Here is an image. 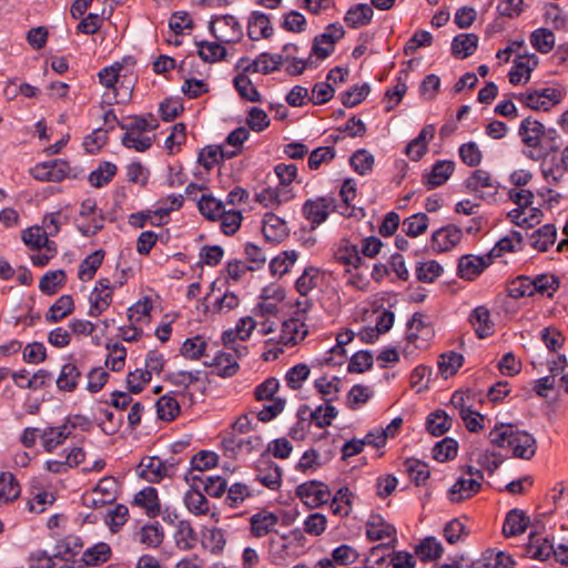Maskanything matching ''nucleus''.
<instances>
[{
  "label": "nucleus",
  "mask_w": 568,
  "mask_h": 568,
  "mask_svg": "<svg viewBox=\"0 0 568 568\" xmlns=\"http://www.w3.org/2000/svg\"><path fill=\"white\" fill-rule=\"evenodd\" d=\"M185 462L183 456H169L161 458L158 456H148L142 458L139 464L140 476L149 483H160L164 478H174L180 465Z\"/></svg>",
  "instance_id": "1"
},
{
  "label": "nucleus",
  "mask_w": 568,
  "mask_h": 568,
  "mask_svg": "<svg viewBox=\"0 0 568 568\" xmlns=\"http://www.w3.org/2000/svg\"><path fill=\"white\" fill-rule=\"evenodd\" d=\"M468 192L487 203L496 200L499 183L494 180L488 171L477 169L464 182Z\"/></svg>",
  "instance_id": "2"
},
{
  "label": "nucleus",
  "mask_w": 568,
  "mask_h": 568,
  "mask_svg": "<svg viewBox=\"0 0 568 568\" xmlns=\"http://www.w3.org/2000/svg\"><path fill=\"white\" fill-rule=\"evenodd\" d=\"M116 488L118 481L114 477H104L98 481L91 491L82 496V504L92 509L110 505L116 499Z\"/></svg>",
  "instance_id": "3"
},
{
  "label": "nucleus",
  "mask_w": 568,
  "mask_h": 568,
  "mask_svg": "<svg viewBox=\"0 0 568 568\" xmlns=\"http://www.w3.org/2000/svg\"><path fill=\"white\" fill-rule=\"evenodd\" d=\"M336 210V199L332 194L308 199L302 206L303 216L311 222L312 230L324 223L329 213Z\"/></svg>",
  "instance_id": "4"
},
{
  "label": "nucleus",
  "mask_w": 568,
  "mask_h": 568,
  "mask_svg": "<svg viewBox=\"0 0 568 568\" xmlns=\"http://www.w3.org/2000/svg\"><path fill=\"white\" fill-rule=\"evenodd\" d=\"M295 495L306 507L318 508L329 500L331 490L325 483L313 479L300 484Z\"/></svg>",
  "instance_id": "5"
},
{
  "label": "nucleus",
  "mask_w": 568,
  "mask_h": 568,
  "mask_svg": "<svg viewBox=\"0 0 568 568\" xmlns=\"http://www.w3.org/2000/svg\"><path fill=\"white\" fill-rule=\"evenodd\" d=\"M345 30L342 24L329 23L325 32L318 34L313 40L312 54L318 59H326L334 51V44L344 37Z\"/></svg>",
  "instance_id": "6"
},
{
  "label": "nucleus",
  "mask_w": 568,
  "mask_h": 568,
  "mask_svg": "<svg viewBox=\"0 0 568 568\" xmlns=\"http://www.w3.org/2000/svg\"><path fill=\"white\" fill-rule=\"evenodd\" d=\"M70 170L67 161L55 159L38 163L31 169V175L42 182H61L69 176Z\"/></svg>",
  "instance_id": "7"
},
{
  "label": "nucleus",
  "mask_w": 568,
  "mask_h": 568,
  "mask_svg": "<svg viewBox=\"0 0 568 568\" xmlns=\"http://www.w3.org/2000/svg\"><path fill=\"white\" fill-rule=\"evenodd\" d=\"M491 264L489 257L465 254L459 257L457 275L465 281H474Z\"/></svg>",
  "instance_id": "8"
},
{
  "label": "nucleus",
  "mask_w": 568,
  "mask_h": 568,
  "mask_svg": "<svg viewBox=\"0 0 568 568\" xmlns=\"http://www.w3.org/2000/svg\"><path fill=\"white\" fill-rule=\"evenodd\" d=\"M545 133V125L531 116H526L518 128V135L520 136L521 142L526 146L535 150L541 148V140Z\"/></svg>",
  "instance_id": "9"
},
{
  "label": "nucleus",
  "mask_w": 568,
  "mask_h": 568,
  "mask_svg": "<svg viewBox=\"0 0 568 568\" xmlns=\"http://www.w3.org/2000/svg\"><path fill=\"white\" fill-rule=\"evenodd\" d=\"M262 223V233L266 242L281 243L288 236L286 222L274 213H266Z\"/></svg>",
  "instance_id": "10"
},
{
  "label": "nucleus",
  "mask_w": 568,
  "mask_h": 568,
  "mask_svg": "<svg viewBox=\"0 0 568 568\" xmlns=\"http://www.w3.org/2000/svg\"><path fill=\"white\" fill-rule=\"evenodd\" d=\"M508 447L513 449V455L516 458L529 460L536 454L537 442L531 434L516 429L513 440L508 443Z\"/></svg>",
  "instance_id": "11"
},
{
  "label": "nucleus",
  "mask_w": 568,
  "mask_h": 568,
  "mask_svg": "<svg viewBox=\"0 0 568 568\" xmlns=\"http://www.w3.org/2000/svg\"><path fill=\"white\" fill-rule=\"evenodd\" d=\"M462 237V231L455 225H448L435 231L432 235V247L435 252H446L454 247Z\"/></svg>",
  "instance_id": "12"
},
{
  "label": "nucleus",
  "mask_w": 568,
  "mask_h": 568,
  "mask_svg": "<svg viewBox=\"0 0 568 568\" xmlns=\"http://www.w3.org/2000/svg\"><path fill=\"white\" fill-rule=\"evenodd\" d=\"M280 518L276 514L268 510H260L251 516V534L256 538L264 537L272 531H275Z\"/></svg>",
  "instance_id": "13"
},
{
  "label": "nucleus",
  "mask_w": 568,
  "mask_h": 568,
  "mask_svg": "<svg viewBox=\"0 0 568 568\" xmlns=\"http://www.w3.org/2000/svg\"><path fill=\"white\" fill-rule=\"evenodd\" d=\"M185 481H195L203 485V490L213 498L221 497L227 488V481L222 476H206L202 475H184Z\"/></svg>",
  "instance_id": "14"
},
{
  "label": "nucleus",
  "mask_w": 568,
  "mask_h": 568,
  "mask_svg": "<svg viewBox=\"0 0 568 568\" xmlns=\"http://www.w3.org/2000/svg\"><path fill=\"white\" fill-rule=\"evenodd\" d=\"M132 505L139 506L144 509L150 518L160 515L161 504L158 496V490L154 487H145L134 495Z\"/></svg>",
  "instance_id": "15"
},
{
  "label": "nucleus",
  "mask_w": 568,
  "mask_h": 568,
  "mask_svg": "<svg viewBox=\"0 0 568 568\" xmlns=\"http://www.w3.org/2000/svg\"><path fill=\"white\" fill-rule=\"evenodd\" d=\"M82 373L75 363L69 362L62 365L55 379L59 390L65 393L74 392L81 381Z\"/></svg>",
  "instance_id": "16"
},
{
  "label": "nucleus",
  "mask_w": 568,
  "mask_h": 568,
  "mask_svg": "<svg viewBox=\"0 0 568 568\" xmlns=\"http://www.w3.org/2000/svg\"><path fill=\"white\" fill-rule=\"evenodd\" d=\"M191 488L184 495V504L190 513L195 516L206 515L210 510L209 500L201 487L194 481H187Z\"/></svg>",
  "instance_id": "17"
},
{
  "label": "nucleus",
  "mask_w": 568,
  "mask_h": 568,
  "mask_svg": "<svg viewBox=\"0 0 568 568\" xmlns=\"http://www.w3.org/2000/svg\"><path fill=\"white\" fill-rule=\"evenodd\" d=\"M257 469L258 475L256 476V479L262 485L272 490H276L281 487L282 469L277 464L271 460L264 462L261 459Z\"/></svg>",
  "instance_id": "18"
},
{
  "label": "nucleus",
  "mask_w": 568,
  "mask_h": 568,
  "mask_svg": "<svg viewBox=\"0 0 568 568\" xmlns=\"http://www.w3.org/2000/svg\"><path fill=\"white\" fill-rule=\"evenodd\" d=\"M479 38L475 33H460L452 41V55L456 59H467L478 48Z\"/></svg>",
  "instance_id": "19"
},
{
  "label": "nucleus",
  "mask_w": 568,
  "mask_h": 568,
  "mask_svg": "<svg viewBox=\"0 0 568 568\" xmlns=\"http://www.w3.org/2000/svg\"><path fill=\"white\" fill-rule=\"evenodd\" d=\"M248 38L258 41L262 38H270L273 34V27L268 17L260 11L252 12L247 24Z\"/></svg>",
  "instance_id": "20"
},
{
  "label": "nucleus",
  "mask_w": 568,
  "mask_h": 568,
  "mask_svg": "<svg viewBox=\"0 0 568 568\" xmlns=\"http://www.w3.org/2000/svg\"><path fill=\"white\" fill-rule=\"evenodd\" d=\"M526 549L532 559L540 561H545L555 555V546L549 539L542 538L536 532H530Z\"/></svg>",
  "instance_id": "21"
},
{
  "label": "nucleus",
  "mask_w": 568,
  "mask_h": 568,
  "mask_svg": "<svg viewBox=\"0 0 568 568\" xmlns=\"http://www.w3.org/2000/svg\"><path fill=\"white\" fill-rule=\"evenodd\" d=\"M396 535V529L393 525L385 521L378 514H372L366 523V536L369 540H382L386 537Z\"/></svg>",
  "instance_id": "22"
},
{
  "label": "nucleus",
  "mask_w": 568,
  "mask_h": 568,
  "mask_svg": "<svg viewBox=\"0 0 568 568\" xmlns=\"http://www.w3.org/2000/svg\"><path fill=\"white\" fill-rule=\"evenodd\" d=\"M469 322L475 327L478 338H486L494 333V323L490 321V312L486 306H477L469 315Z\"/></svg>",
  "instance_id": "23"
},
{
  "label": "nucleus",
  "mask_w": 568,
  "mask_h": 568,
  "mask_svg": "<svg viewBox=\"0 0 568 568\" xmlns=\"http://www.w3.org/2000/svg\"><path fill=\"white\" fill-rule=\"evenodd\" d=\"M529 523V517L523 510L514 508L506 515L503 534L506 537L518 536L526 530Z\"/></svg>",
  "instance_id": "24"
},
{
  "label": "nucleus",
  "mask_w": 568,
  "mask_h": 568,
  "mask_svg": "<svg viewBox=\"0 0 568 568\" xmlns=\"http://www.w3.org/2000/svg\"><path fill=\"white\" fill-rule=\"evenodd\" d=\"M204 365L214 367L213 373L223 378L234 376L240 368L233 355L225 352H219L211 362H204Z\"/></svg>",
  "instance_id": "25"
},
{
  "label": "nucleus",
  "mask_w": 568,
  "mask_h": 568,
  "mask_svg": "<svg viewBox=\"0 0 568 568\" xmlns=\"http://www.w3.org/2000/svg\"><path fill=\"white\" fill-rule=\"evenodd\" d=\"M82 547L83 544L80 537L67 536L58 540L52 557L69 562L80 554Z\"/></svg>",
  "instance_id": "26"
},
{
  "label": "nucleus",
  "mask_w": 568,
  "mask_h": 568,
  "mask_svg": "<svg viewBox=\"0 0 568 568\" xmlns=\"http://www.w3.org/2000/svg\"><path fill=\"white\" fill-rule=\"evenodd\" d=\"M468 459L469 462L476 463L481 470L486 469L489 475H493L503 463L500 454L477 448H473L468 452Z\"/></svg>",
  "instance_id": "27"
},
{
  "label": "nucleus",
  "mask_w": 568,
  "mask_h": 568,
  "mask_svg": "<svg viewBox=\"0 0 568 568\" xmlns=\"http://www.w3.org/2000/svg\"><path fill=\"white\" fill-rule=\"evenodd\" d=\"M373 14L374 11L369 4L358 3L346 11L344 21L347 27L358 29L371 23Z\"/></svg>",
  "instance_id": "28"
},
{
  "label": "nucleus",
  "mask_w": 568,
  "mask_h": 568,
  "mask_svg": "<svg viewBox=\"0 0 568 568\" xmlns=\"http://www.w3.org/2000/svg\"><path fill=\"white\" fill-rule=\"evenodd\" d=\"M481 488L478 479L459 477L449 488L448 496L452 501H460L477 494Z\"/></svg>",
  "instance_id": "29"
},
{
  "label": "nucleus",
  "mask_w": 568,
  "mask_h": 568,
  "mask_svg": "<svg viewBox=\"0 0 568 568\" xmlns=\"http://www.w3.org/2000/svg\"><path fill=\"white\" fill-rule=\"evenodd\" d=\"M455 170L452 160H437L428 172V190L440 186L447 182Z\"/></svg>",
  "instance_id": "30"
},
{
  "label": "nucleus",
  "mask_w": 568,
  "mask_h": 568,
  "mask_svg": "<svg viewBox=\"0 0 568 568\" xmlns=\"http://www.w3.org/2000/svg\"><path fill=\"white\" fill-rule=\"evenodd\" d=\"M559 286L560 280L558 276L549 273L538 274L532 277V296L540 295L552 298Z\"/></svg>",
  "instance_id": "31"
},
{
  "label": "nucleus",
  "mask_w": 568,
  "mask_h": 568,
  "mask_svg": "<svg viewBox=\"0 0 568 568\" xmlns=\"http://www.w3.org/2000/svg\"><path fill=\"white\" fill-rule=\"evenodd\" d=\"M111 554V547L108 544L98 542L83 552L80 564L83 565V568L100 566L110 559Z\"/></svg>",
  "instance_id": "32"
},
{
  "label": "nucleus",
  "mask_w": 568,
  "mask_h": 568,
  "mask_svg": "<svg viewBox=\"0 0 568 568\" xmlns=\"http://www.w3.org/2000/svg\"><path fill=\"white\" fill-rule=\"evenodd\" d=\"M74 311V302L71 295L64 294L60 296L45 313V321L49 323H58Z\"/></svg>",
  "instance_id": "33"
},
{
  "label": "nucleus",
  "mask_w": 568,
  "mask_h": 568,
  "mask_svg": "<svg viewBox=\"0 0 568 568\" xmlns=\"http://www.w3.org/2000/svg\"><path fill=\"white\" fill-rule=\"evenodd\" d=\"M334 258L336 262L346 266H352L355 270H358L363 266L368 267L359 255L357 246L353 244L345 243L339 245L334 252Z\"/></svg>",
  "instance_id": "34"
},
{
  "label": "nucleus",
  "mask_w": 568,
  "mask_h": 568,
  "mask_svg": "<svg viewBox=\"0 0 568 568\" xmlns=\"http://www.w3.org/2000/svg\"><path fill=\"white\" fill-rule=\"evenodd\" d=\"M557 237V231L554 224H545L538 230L534 231L531 239V246L539 252H547L554 245Z\"/></svg>",
  "instance_id": "35"
},
{
  "label": "nucleus",
  "mask_w": 568,
  "mask_h": 568,
  "mask_svg": "<svg viewBox=\"0 0 568 568\" xmlns=\"http://www.w3.org/2000/svg\"><path fill=\"white\" fill-rule=\"evenodd\" d=\"M139 542L145 545L149 548H158L164 539V530L162 526L154 521L152 524L144 525L136 534Z\"/></svg>",
  "instance_id": "36"
},
{
  "label": "nucleus",
  "mask_w": 568,
  "mask_h": 568,
  "mask_svg": "<svg viewBox=\"0 0 568 568\" xmlns=\"http://www.w3.org/2000/svg\"><path fill=\"white\" fill-rule=\"evenodd\" d=\"M178 548L182 550L193 549L197 542V534L187 520H180L174 534Z\"/></svg>",
  "instance_id": "37"
},
{
  "label": "nucleus",
  "mask_w": 568,
  "mask_h": 568,
  "mask_svg": "<svg viewBox=\"0 0 568 568\" xmlns=\"http://www.w3.org/2000/svg\"><path fill=\"white\" fill-rule=\"evenodd\" d=\"M20 491L16 476L10 471H0V503L13 501L19 497Z\"/></svg>",
  "instance_id": "38"
},
{
  "label": "nucleus",
  "mask_w": 568,
  "mask_h": 568,
  "mask_svg": "<svg viewBox=\"0 0 568 568\" xmlns=\"http://www.w3.org/2000/svg\"><path fill=\"white\" fill-rule=\"evenodd\" d=\"M457 453L458 442L453 437H444L432 448V457L439 463H446L455 459Z\"/></svg>",
  "instance_id": "39"
},
{
  "label": "nucleus",
  "mask_w": 568,
  "mask_h": 568,
  "mask_svg": "<svg viewBox=\"0 0 568 568\" xmlns=\"http://www.w3.org/2000/svg\"><path fill=\"white\" fill-rule=\"evenodd\" d=\"M71 435L70 430H67V424L60 427H48L41 434L42 445L45 452H52L59 445L63 444L64 440Z\"/></svg>",
  "instance_id": "40"
},
{
  "label": "nucleus",
  "mask_w": 568,
  "mask_h": 568,
  "mask_svg": "<svg viewBox=\"0 0 568 568\" xmlns=\"http://www.w3.org/2000/svg\"><path fill=\"white\" fill-rule=\"evenodd\" d=\"M532 277L518 275L509 280L506 285L507 295L514 300L521 297H532Z\"/></svg>",
  "instance_id": "41"
},
{
  "label": "nucleus",
  "mask_w": 568,
  "mask_h": 568,
  "mask_svg": "<svg viewBox=\"0 0 568 568\" xmlns=\"http://www.w3.org/2000/svg\"><path fill=\"white\" fill-rule=\"evenodd\" d=\"M116 171L114 163L104 161L89 174L88 181L93 187H103L112 181Z\"/></svg>",
  "instance_id": "42"
},
{
  "label": "nucleus",
  "mask_w": 568,
  "mask_h": 568,
  "mask_svg": "<svg viewBox=\"0 0 568 568\" xmlns=\"http://www.w3.org/2000/svg\"><path fill=\"white\" fill-rule=\"evenodd\" d=\"M307 335L304 323L297 318H290L283 323V335L281 336L284 345H295Z\"/></svg>",
  "instance_id": "43"
},
{
  "label": "nucleus",
  "mask_w": 568,
  "mask_h": 568,
  "mask_svg": "<svg viewBox=\"0 0 568 568\" xmlns=\"http://www.w3.org/2000/svg\"><path fill=\"white\" fill-rule=\"evenodd\" d=\"M104 258V251L97 250L89 254L79 265L78 276L85 282L92 280Z\"/></svg>",
  "instance_id": "44"
},
{
  "label": "nucleus",
  "mask_w": 568,
  "mask_h": 568,
  "mask_svg": "<svg viewBox=\"0 0 568 568\" xmlns=\"http://www.w3.org/2000/svg\"><path fill=\"white\" fill-rule=\"evenodd\" d=\"M453 425V419L444 409H436L428 414V434L442 436L446 434Z\"/></svg>",
  "instance_id": "45"
},
{
  "label": "nucleus",
  "mask_w": 568,
  "mask_h": 568,
  "mask_svg": "<svg viewBox=\"0 0 568 568\" xmlns=\"http://www.w3.org/2000/svg\"><path fill=\"white\" fill-rule=\"evenodd\" d=\"M65 281L67 274L63 270L49 271L41 277L39 288L43 294L54 295Z\"/></svg>",
  "instance_id": "46"
},
{
  "label": "nucleus",
  "mask_w": 568,
  "mask_h": 568,
  "mask_svg": "<svg viewBox=\"0 0 568 568\" xmlns=\"http://www.w3.org/2000/svg\"><path fill=\"white\" fill-rule=\"evenodd\" d=\"M197 207L200 213L205 216L207 220L216 221L224 213V204L213 197L212 195L203 194L199 202Z\"/></svg>",
  "instance_id": "47"
},
{
  "label": "nucleus",
  "mask_w": 568,
  "mask_h": 568,
  "mask_svg": "<svg viewBox=\"0 0 568 568\" xmlns=\"http://www.w3.org/2000/svg\"><path fill=\"white\" fill-rule=\"evenodd\" d=\"M180 404L174 396L165 394L156 402L158 417L165 422L174 420L180 414Z\"/></svg>",
  "instance_id": "48"
},
{
  "label": "nucleus",
  "mask_w": 568,
  "mask_h": 568,
  "mask_svg": "<svg viewBox=\"0 0 568 568\" xmlns=\"http://www.w3.org/2000/svg\"><path fill=\"white\" fill-rule=\"evenodd\" d=\"M105 348L110 351L106 357L105 365L113 372H120L125 365L126 348L118 342L109 341Z\"/></svg>",
  "instance_id": "49"
},
{
  "label": "nucleus",
  "mask_w": 568,
  "mask_h": 568,
  "mask_svg": "<svg viewBox=\"0 0 568 568\" xmlns=\"http://www.w3.org/2000/svg\"><path fill=\"white\" fill-rule=\"evenodd\" d=\"M201 371H178V372H171L166 374L165 381L171 383L174 386H181L183 387V394H186V389L194 384L195 382L200 381L201 378ZM190 398L192 399L193 395L192 393H187Z\"/></svg>",
  "instance_id": "50"
},
{
  "label": "nucleus",
  "mask_w": 568,
  "mask_h": 568,
  "mask_svg": "<svg viewBox=\"0 0 568 568\" xmlns=\"http://www.w3.org/2000/svg\"><path fill=\"white\" fill-rule=\"evenodd\" d=\"M464 363V356L454 351H449L440 355L438 359L439 373L445 377L453 376L462 367Z\"/></svg>",
  "instance_id": "51"
},
{
  "label": "nucleus",
  "mask_w": 568,
  "mask_h": 568,
  "mask_svg": "<svg viewBox=\"0 0 568 568\" xmlns=\"http://www.w3.org/2000/svg\"><path fill=\"white\" fill-rule=\"evenodd\" d=\"M206 347L207 344L204 338L196 335L183 342L180 354L187 359L196 361L204 356Z\"/></svg>",
  "instance_id": "52"
},
{
  "label": "nucleus",
  "mask_w": 568,
  "mask_h": 568,
  "mask_svg": "<svg viewBox=\"0 0 568 568\" xmlns=\"http://www.w3.org/2000/svg\"><path fill=\"white\" fill-rule=\"evenodd\" d=\"M233 84L242 99L251 102L261 101L260 92L245 73L237 74L233 79Z\"/></svg>",
  "instance_id": "53"
},
{
  "label": "nucleus",
  "mask_w": 568,
  "mask_h": 568,
  "mask_svg": "<svg viewBox=\"0 0 568 568\" xmlns=\"http://www.w3.org/2000/svg\"><path fill=\"white\" fill-rule=\"evenodd\" d=\"M219 462V456L214 452L210 450H200L197 454L193 455L190 459L191 467L187 469L186 474H193V470H199L203 473L214 466H216Z\"/></svg>",
  "instance_id": "54"
},
{
  "label": "nucleus",
  "mask_w": 568,
  "mask_h": 568,
  "mask_svg": "<svg viewBox=\"0 0 568 568\" xmlns=\"http://www.w3.org/2000/svg\"><path fill=\"white\" fill-rule=\"evenodd\" d=\"M196 44L197 54L204 62L213 63L223 60L226 55V49L217 42L200 41Z\"/></svg>",
  "instance_id": "55"
},
{
  "label": "nucleus",
  "mask_w": 568,
  "mask_h": 568,
  "mask_svg": "<svg viewBox=\"0 0 568 568\" xmlns=\"http://www.w3.org/2000/svg\"><path fill=\"white\" fill-rule=\"evenodd\" d=\"M297 260V252L292 251H284L276 257L272 258L270 262V272L272 275H280L283 276L286 274L290 268L293 266V264Z\"/></svg>",
  "instance_id": "56"
},
{
  "label": "nucleus",
  "mask_w": 568,
  "mask_h": 568,
  "mask_svg": "<svg viewBox=\"0 0 568 568\" xmlns=\"http://www.w3.org/2000/svg\"><path fill=\"white\" fill-rule=\"evenodd\" d=\"M531 45L540 53H548L554 49L555 34L550 29L539 28L530 36Z\"/></svg>",
  "instance_id": "57"
},
{
  "label": "nucleus",
  "mask_w": 568,
  "mask_h": 568,
  "mask_svg": "<svg viewBox=\"0 0 568 568\" xmlns=\"http://www.w3.org/2000/svg\"><path fill=\"white\" fill-rule=\"evenodd\" d=\"M320 270L314 266L304 268L303 274L296 280L295 288L302 296L307 294L317 285Z\"/></svg>",
  "instance_id": "58"
},
{
  "label": "nucleus",
  "mask_w": 568,
  "mask_h": 568,
  "mask_svg": "<svg viewBox=\"0 0 568 568\" xmlns=\"http://www.w3.org/2000/svg\"><path fill=\"white\" fill-rule=\"evenodd\" d=\"M404 468L412 481L416 486L426 485V463L417 458H407L404 462Z\"/></svg>",
  "instance_id": "59"
},
{
  "label": "nucleus",
  "mask_w": 568,
  "mask_h": 568,
  "mask_svg": "<svg viewBox=\"0 0 568 568\" xmlns=\"http://www.w3.org/2000/svg\"><path fill=\"white\" fill-rule=\"evenodd\" d=\"M443 532L446 541L452 545L464 540L469 535V530L459 518L446 523Z\"/></svg>",
  "instance_id": "60"
},
{
  "label": "nucleus",
  "mask_w": 568,
  "mask_h": 568,
  "mask_svg": "<svg viewBox=\"0 0 568 568\" xmlns=\"http://www.w3.org/2000/svg\"><path fill=\"white\" fill-rule=\"evenodd\" d=\"M375 159L365 149L357 150L349 159L351 166L355 172L365 175L373 170Z\"/></svg>",
  "instance_id": "61"
},
{
  "label": "nucleus",
  "mask_w": 568,
  "mask_h": 568,
  "mask_svg": "<svg viewBox=\"0 0 568 568\" xmlns=\"http://www.w3.org/2000/svg\"><path fill=\"white\" fill-rule=\"evenodd\" d=\"M129 518V509L123 504H118L113 509H110L105 515V524L112 532L119 531Z\"/></svg>",
  "instance_id": "62"
},
{
  "label": "nucleus",
  "mask_w": 568,
  "mask_h": 568,
  "mask_svg": "<svg viewBox=\"0 0 568 568\" xmlns=\"http://www.w3.org/2000/svg\"><path fill=\"white\" fill-rule=\"evenodd\" d=\"M152 376L151 371L145 368H136L126 376V386L131 394H140L146 384L150 383Z\"/></svg>",
  "instance_id": "63"
},
{
  "label": "nucleus",
  "mask_w": 568,
  "mask_h": 568,
  "mask_svg": "<svg viewBox=\"0 0 568 568\" xmlns=\"http://www.w3.org/2000/svg\"><path fill=\"white\" fill-rule=\"evenodd\" d=\"M280 389V382L275 377H267L254 388V398L257 402L276 399V393Z\"/></svg>",
  "instance_id": "64"
}]
</instances>
